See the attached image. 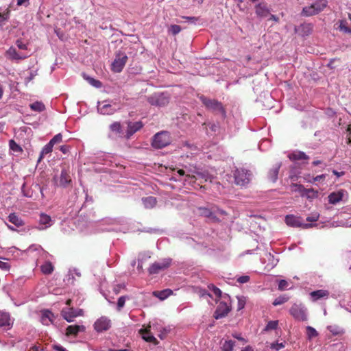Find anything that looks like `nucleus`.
Listing matches in <instances>:
<instances>
[{
	"label": "nucleus",
	"instance_id": "nucleus-9",
	"mask_svg": "<svg viewBox=\"0 0 351 351\" xmlns=\"http://www.w3.org/2000/svg\"><path fill=\"white\" fill-rule=\"evenodd\" d=\"M285 223L287 226L293 228L300 227L302 228H308L312 227V224L305 223L302 221L300 217H298L292 215L286 216Z\"/></svg>",
	"mask_w": 351,
	"mask_h": 351
},
{
	"label": "nucleus",
	"instance_id": "nucleus-15",
	"mask_svg": "<svg viewBox=\"0 0 351 351\" xmlns=\"http://www.w3.org/2000/svg\"><path fill=\"white\" fill-rule=\"evenodd\" d=\"M6 57L11 60L19 61L27 58L29 55L27 53H18L13 47L9 48L5 53Z\"/></svg>",
	"mask_w": 351,
	"mask_h": 351
},
{
	"label": "nucleus",
	"instance_id": "nucleus-8",
	"mask_svg": "<svg viewBox=\"0 0 351 351\" xmlns=\"http://www.w3.org/2000/svg\"><path fill=\"white\" fill-rule=\"evenodd\" d=\"M171 263V259L165 258L160 261L155 262L148 269L150 274H158L160 271L165 270L168 268Z\"/></svg>",
	"mask_w": 351,
	"mask_h": 351
},
{
	"label": "nucleus",
	"instance_id": "nucleus-37",
	"mask_svg": "<svg viewBox=\"0 0 351 351\" xmlns=\"http://www.w3.org/2000/svg\"><path fill=\"white\" fill-rule=\"evenodd\" d=\"M327 329L333 335H339L343 333V330L337 325L328 326Z\"/></svg>",
	"mask_w": 351,
	"mask_h": 351
},
{
	"label": "nucleus",
	"instance_id": "nucleus-63",
	"mask_svg": "<svg viewBox=\"0 0 351 351\" xmlns=\"http://www.w3.org/2000/svg\"><path fill=\"white\" fill-rule=\"evenodd\" d=\"M184 19H186L189 22L192 23H195L197 21V18L192 16H184Z\"/></svg>",
	"mask_w": 351,
	"mask_h": 351
},
{
	"label": "nucleus",
	"instance_id": "nucleus-28",
	"mask_svg": "<svg viewBox=\"0 0 351 351\" xmlns=\"http://www.w3.org/2000/svg\"><path fill=\"white\" fill-rule=\"evenodd\" d=\"M288 157L291 160H307L309 158L308 156L304 152L298 150L289 154Z\"/></svg>",
	"mask_w": 351,
	"mask_h": 351
},
{
	"label": "nucleus",
	"instance_id": "nucleus-52",
	"mask_svg": "<svg viewBox=\"0 0 351 351\" xmlns=\"http://www.w3.org/2000/svg\"><path fill=\"white\" fill-rule=\"evenodd\" d=\"M284 347L285 346L282 343H271L270 346L271 349L275 350L276 351H278Z\"/></svg>",
	"mask_w": 351,
	"mask_h": 351
},
{
	"label": "nucleus",
	"instance_id": "nucleus-24",
	"mask_svg": "<svg viewBox=\"0 0 351 351\" xmlns=\"http://www.w3.org/2000/svg\"><path fill=\"white\" fill-rule=\"evenodd\" d=\"M281 162L275 164L268 172V178L272 182H276L278 180V176L280 168L281 167Z\"/></svg>",
	"mask_w": 351,
	"mask_h": 351
},
{
	"label": "nucleus",
	"instance_id": "nucleus-58",
	"mask_svg": "<svg viewBox=\"0 0 351 351\" xmlns=\"http://www.w3.org/2000/svg\"><path fill=\"white\" fill-rule=\"evenodd\" d=\"M10 146L12 149L15 151H17L18 149H19V145L13 140L10 141Z\"/></svg>",
	"mask_w": 351,
	"mask_h": 351
},
{
	"label": "nucleus",
	"instance_id": "nucleus-47",
	"mask_svg": "<svg viewBox=\"0 0 351 351\" xmlns=\"http://www.w3.org/2000/svg\"><path fill=\"white\" fill-rule=\"evenodd\" d=\"M127 297L126 296H121L118 299L117 302V309L120 311L125 305V302L126 300Z\"/></svg>",
	"mask_w": 351,
	"mask_h": 351
},
{
	"label": "nucleus",
	"instance_id": "nucleus-1",
	"mask_svg": "<svg viewBox=\"0 0 351 351\" xmlns=\"http://www.w3.org/2000/svg\"><path fill=\"white\" fill-rule=\"evenodd\" d=\"M199 99L208 110L215 114H221L223 118L226 117V112L221 102L204 96H201Z\"/></svg>",
	"mask_w": 351,
	"mask_h": 351
},
{
	"label": "nucleus",
	"instance_id": "nucleus-34",
	"mask_svg": "<svg viewBox=\"0 0 351 351\" xmlns=\"http://www.w3.org/2000/svg\"><path fill=\"white\" fill-rule=\"evenodd\" d=\"M42 272L45 274H50L53 271V266L49 261H46L40 266Z\"/></svg>",
	"mask_w": 351,
	"mask_h": 351
},
{
	"label": "nucleus",
	"instance_id": "nucleus-31",
	"mask_svg": "<svg viewBox=\"0 0 351 351\" xmlns=\"http://www.w3.org/2000/svg\"><path fill=\"white\" fill-rule=\"evenodd\" d=\"M199 214L201 216H204L210 219H212L214 221H217V218L213 211L207 208L201 207L198 208Z\"/></svg>",
	"mask_w": 351,
	"mask_h": 351
},
{
	"label": "nucleus",
	"instance_id": "nucleus-61",
	"mask_svg": "<svg viewBox=\"0 0 351 351\" xmlns=\"http://www.w3.org/2000/svg\"><path fill=\"white\" fill-rule=\"evenodd\" d=\"M7 14L0 13V27L3 25V22L7 19Z\"/></svg>",
	"mask_w": 351,
	"mask_h": 351
},
{
	"label": "nucleus",
	"instance_id": "nucleus-57",
	"mask_svg": "<svg viewBox=\"0 0 351 351\" xmlns=\"http://www.w3.org/2000/svg\"><path fill=\"white\" fill-rule=\"evenodd\" d=\"M339 28L341 30H342L345 32H351V29L346 27V25L343 22L341 23V24L339 25Z\"/></svg>",
	"mask_w": 351,
	"mask_h": 351
},
{
	"label": "nucleus",
	"instance_id": "nucleus-38",
	"mask_svg": "<svg viewBox=\"0 0 351 351\" xmlns=\"http://www.w3.org/2000/svg\"><path fill=\"white\" fill-rule=\"evenodd\" d=\"M235 346V342L232 340H227L222 345L223 351H232Z\"/></svg>",
	"mask_w": 351,
	"mask_h": 351
},
{
	"label": "nucleus",
	"instance_id": "nucleus-33",
	"mask_svg": "<svg viewBox=\"0 0 351 351\" xmlns=\"http://www.w3.org/2000/svg\"><path fill=\"white\" fill-rule=\"evenodd\" d=\"M53 147V145H51V143L49 142L47 144H46L40 152V154L38 161L40 162L45 155L51 153L52 152Z\"/></svg>",
	"mask_w": 351,
	"mask_h": 351
},
{
	"label": "nucleus",
	"instance_id": "nucleus-20",
	"mask_svg": "<svg viewBox=\"0 0 351 351\" xmlns=\"http://www.w3.org/2000/svg\"><path fill=\"white\" fill-rule=\"evenodd\" d=\"M86 327L84 325H71L66 328V336H77L80 332H84Z\"/></svg>",
	"mask_w": 351,
	"mask_h": 351
},
{
	"label": "nucleus",
	"instance_id": "nucleus-50",
	"mask_svg": "<svg viewBox=\"0 0 351 351\" xmlns=\"http://www.w3.org/2000/svg\"><path fill=\"white\" fill-rule=\"evenodd\" d=\"M289 284L285 280H280L278 282V289L285 290L288 289Z\"/></svg>",
	"mask_w": 351,
	"mask_h": 351
},
{
	"label": "nucleus",
	"instance_id": "nucleus-49",
	"mask_svg": "<svg viewBox=\"0 0 351 351\" xmlns=\"http://www.w3.org/2000/svg\"><path fill=\"white\" fill-rule=\"evenodd\" d=\"M237 299H238V306H237V308L238 310H241L244 308L245 306V299L244 297L241 296V297H237Z\"/></svg>",
	"mask_w": 351,
	"mask_h": 351
},
{
	"label": "nucleus",
	"instance_id": "nucleus-45",
	"mask_svg": "<svg viewBox=\"0 0 351 351\" xmlns=\"http://www.w3.org/2000/svg\"><path fill=\"white\" fill-rule=\"evenodd\" d=\"M62 140V136L60 133L55 135L49 141L51 145H54L55 144L59 143Z\"/></svg>",
	"mask_w": 351,
	"mask_h": 351
},
{
	"label": "nucleus",
	"instance_id": "nucleus-12",
	"mask_svg": "<svg viewBox=\"0 0 351 351\" xmlns=\"http://www.w3.org/2000/svg\"><path fill=\"white\" fill-rule=\"evenodd\" d=\"M111 326V322L106 317H101L94 324V328L98 332L108 330Z\"/></svg>",
	"mask_w": 351,
	"mask_h": 351
},
{
	"label": "nucleus",
	"instance_id": "nucleus-43",
	"mask_svg": "<svg viewBox=\"0 0 351 351\" xmlns=\"http://www.w3.org/2000/svg\"><path fill=\"white\" fill-rule=\"evenodd\" d=\"M88 83L94 87L100 88L101 86V83L100 81L95 80L93 77H88L86 78Z\"/></svg>",
	"mask_w": 351,
	"mask_h": 351
},
{
	"label": "nucleus",
	"instance_id": "nucleus-29",
	"mask_svg": "<svg viewBox=\"0 0 351 351\" xmlns=\"http://www.w3.org/2000/svg\"><path fill=\"white\" fill-rule=\"evenodd\" d=\"M142 202L145 208L150 209L155 207L157 203L156 198L152 196H149L142 198Z\"/></svg>",
	"mask_w": 351,
	"mask_h": 351
},
{
	"label": "nucleus",
	"instance_id": "nucleus-2",
	"mask_svg": "<svg viewBox=\"0 0 351 351\" xmlns=\"http://www.w3.org/2000/svg\"><path fill=\"white\" fill-rule=\"evenodd\" d=\"M172 138L169 132L161 131L156 133L154 136L152 145L156 149H162L171 144Z\"/></svg>",
	"mask_w": 351,
	"mask_h": 351
},
{
	"label": "nucleus",
	"instance_id": "nucleus-27",
	"mask_svg": "<svg viewBox=\"0 0 351 351\" xmlns=\"http://www.w3.org/2000/svg\"><path fill=\"white\" fill-rule=\"evenodd\" d=\"M310 295L313 301H316L324 298H327L329 295V291L327 290L319 289L312 291L310 293Z\"/></svg>",
	"mask_w": 351,
	"mask_h": 351
},
{
	"label": "nucleus",
	"instance_id": "nucleus-14",
	"mask_svg": "<svg viewBox=\"0 0 351 351\" xmlns=\"http://www.w3.org/2000/svg\"><path fill=\"white\" fill-rule=\"evenodd\" d=\"M13 326V320L10 317L9 313L0 311V327L5 330L10 329Z\"/></svg>",
	"mask_w": 351,
	"mask_h": 351
},
{
	"label": "nucleus",
	"instance_id": "nucleus-4",
	"mask_svg": "<svg viewBox=\"0 0 351 351\" xmlns=\"http://www.w3.org/2000/svg\"><path fill=\"white\" fill-rule=\"evenodd\" d=\"M128 56L123 51H118L115 54V58L111 64V69L114 73H120L123 69L127 61Z\"/></svg>",
	"mask_w": 351,
	"mask_h": 351
},
{
	"label": "nucleus",
	"instance_id": "nucleus-48",
	"mask_svg": "<svg viewBox=\"0 0 351 351\" xmlns=\"http://www.w3.org/2000/svg\"><path fill=\"white\" fill-rule=\"evenodd\" d=\"M209 289L213 291V293L218 298H220L221 295V291L214 285H210L208 287Z\"/></svg>",
	"mask_w": 351,
	"mask_h": 351
},
{
	"label": "nucleus",
	"instance_id": "nucleus-32",
	"mask_svg": "<svg viewBox=\"0 0 351 351\" xmlns=\"http://www.w3.org/2000/svg\"><path fill=\"white\" fill-rule=\"evenodd\" d=\"M172 293L173 291L171 289H164L162 291H154L153 294L154 296L157 297L160 300H164L167 298H168V296H169Z\"/></svg>",
	"mask_w": 351,
	"mask_h": 351
},
{
	"label": "nucleus",
	"instance_id": "nucleus-60",
	"mask_svg": "<svg viewBox=\"0 0 351 351\" xmlns=\"http://www.w3.org/2000/svg\"><path fill=\"white\" fill-rule=\"evenodd\" d=\"M53 348L56 351H68L66 348L60 345H53Z\"/></svg>",
	"mask_w": 351,
	"mask_h": 351
},
{
	"label": "nucleus",
	"instance_id": "nucleus-3",
	"mask_svg": "<svg viewBox=\"0 0 351 351\" xmlns=\"http://www.w3.org/2000/svg\"><path fill=\"white\" fill-rule=\"evenodd\" d=\"M326 0H317L310 5L305 6L302 10V14L310 16L322 12L327 5Z\"/></svg>",
	"mask_w": 351,
	"mask_h": 351
},
{
	"label": "nucleus",
	"instance_id": "nucleus-46",
	"mask_svg": "<svg viewBox=\"0 0 351 351\" xmlns=\"http://www.w3.org/2000/svg\"><path fill=\"white\" fill-rule=\"evenodd\" d=\"M319 214L317 213H312L310 216L306 217V221L308 222H315L318 220Z\"/></svg>",
	"mask_w": 351,
	"mask_h": 351
},
{
	"label": "nucleus",
	"instance_id": "nucleus-62",
	"mask_svg": "<svg viewBox=\"0 0 351 351\" xmlns=\"http://www.w3.org/2000/svg\"><path fill=\"white\" fill-rule=\"evenodd\" d=\"M60 149L62 153L66 154L69 151V147L68 145H62Z\"/></svg>",
	"mask_w": 351,
	"mask_h": 351
},
{
	"label": "nucleus",
	"instance_id": "nucleus-42",
	"mask_svg": "<svg viewBox=\"0 0 351 351\" xmlns=\"http://www.w3.org/2000/svg\"><path fill=\"white\" fill-rule=\"evenodd\" d=\"M73 274L76 275L78 277L81 276V273L80 272V271L77 269H71L69 271V275H68V276H69L68 280H67L68 282H69L71 278H72L71 283L73 282Z\"/></svg>",
	"mask_w": 351,
	"mask_h": 351
},
{
	"label": "nucleus",
	"instance_id": "nucleus-36",
	"mask_svg": "<svg viewBox=\"0 0 351 351\" xmlns=\"http://www.w3.org/2000/svg\"><path fill=\"white\" fill-rule=\"evenodd\" d=\"M30 108L36 112H43L45 109V105L40 101H36L30 104Z\"/></svg>",
	"mask_w": 351,
	"mask_h": 351
},
{
	"label": "nucleus",
	"instance_id": "nucleus-41",
	"mask_svg": "<svg viewBox=\"0 0 351 351\" xmlns=\"http://www.w3.org/2000/svg\"><path fill=\"white\" fill-rule=\"evenodd\" d=\"M278 325V321H269L267 326H265V330L267 331V330H274L277 328Z\"/></svg>",
	"mask_w": 351,
	"mask_h": 351
},
{
	"label": "nucleus",
	"instance_id": "nucleus-56",
	"mask_svg": "<svg viewBox=\"0 0 351 351\" xmlns=\"http://www.w3.org/2000/svg\"><path fill=\"white\" fill-rule=\"evenodd\" d=\"M0 268L3 270H8L10 268L9 264L0 260Z\"/></svg>",
	"mask_w": 351,
	"mask_h": 351
},
{
	"label": "nucleus",
	"instance_id": "nucleus-55",
	"mask_svg": "<svg viewBox=\"0 0 351 351\" xmlns=\"http://www.w3.org/2000/svg\"><path fill=\"white\" fill-rule=\"evenodd\" d=\"M325 178H326L325 174L319 175V176L314 177L313 178V180H310L309 182L311 183H313V182H315L317 181H320L321 180L324 179Z\"/></svg>",
	"mask_w": 351,
	"mask_h": 351
},
{
	"label": "nucleus",
	"instance_id": "nucleus-30",
	"mask_svg": "<svg viewBox=\"0 0 351 351\" xmlns=\"http://www.w3.org/2000/svg\"><path fill=\"white\" fill-rule=\"evenodd\" d=\"M8 219L9 222L14 224L16 227H21L24 225V221L21 217L16 215L15 213H11L8 215Z\"/></svg>",
	"mask_w": 351,
	"mask_h": 351
},
{
	"label": "nucleus",
	"instance_id": "nucleus-19",
	"mask_svg": "<svg viewBox=\"0 0 351 351\" xmlns=\"http://www.w3.org/2000/svg\"><path fill=\"white\" fill-rule=\"evenodd\" d=\"M269 10L264 3H260L255 6V13L259 18H266L269 15Z\"/></svg>",
	"mask_w": 351,
	"mask_h": 351
},
{
	"label": "nucleus",
	"instance_id": "nucleus-26",
	"mask_svg": "<svg viewBox=\"0 0 351 351\" xmlns=\"http://www.w3.org/2000/svg\"><path fill=\"white\" fill-rule=\"evenodd\" d=\"M140 333L142 335V338L145 341H146L147 342L153 343L154 344L158 343L156 339L154 337V336L153 335V334L150 332V330L149 329H147V328L141 329L140 330Z\"/></svg>",
	"mask_w": 351,
	"mask_h": 351
},
{
	"label": "nucleus",
	"instance_id": "nucleus-64",
	"mask_svg": "<svg viewBox=\"0 0 351 351\" xmlns=\"http://www.w3.org/2000/svg\"><path fill=\"white\" fill-rule=\"evenodd\" d=\"M29 3V0H17L18 5H27Z\"/></svg>",
	"mask_w": 351,
	"mask_h": 351
},
{
	"label": "nucleus",
	"instance_id": "nucleus-40",
	"mask_svg": "<svg viewBox=\"0 0 351 351\" xmlns=\"http://www.w3.org/2000/svg\"><path fill=\"white\" fill-rule=\"evenodd\" d=\"M306 334L308 339H312L318 336V332L317 330L311 326L306 327Z\"/></svg>",
	"mask_w": 351,
	"mask_h": 351
},
{
	"label": "nucleus",
	"instance_id": "nucleus-22",
	"mask_svg": "<svg viewBox=\"0 0 351 351\" xmlns=\"http://www.w3.org/2000/svg\"><path fill=\"white\" fill-rule=\"evenodd\" d=\"M39 230H45L50 227L52 225L51 217L46 214L41 213L39 218Z\"/></svg>",
	"mask_w": 351,
	"mask_h": 351
},
{
	"label": "nucleus",
	"instance_id": "nucleus-16",
	"mask_svg": "<svg viewBox=\"0 0 351 351\" xmlns=\"http://www.w3.org/2000/svg\"><path fill=\"white\" fill-rule=\"evenodd\" d=\"M291 188L292 191H298L300 193L302 196H306L307 197H311L310 195H308V193H313V197H317L318 194L317 191H315L314 189H306L302 185L298 184H292Z\"/></svg>",
	"mask_w": 351,
	"mask_h": 351
},
{
	"label": "nucleus",
	"instance_id": "nucleus-5",
	"mask_svg": "<svg viewBox=\"0 0 351 351\" xmlns=\"http://www.w3.org/2000/svg\"><path fill=\"white\" fill-rule=\"evenodd\" d=\"M148 102L152 106L163 107L169 102V96L165 93H156L148 97Z\"/></svg>",
	"mask_w": 351,
	"mask_h": 351
},
{
	"label": "nucleus",
	"instance_id": "nucleus-54",
	"mask_svg": "<svg viewBox=\"0 0 351 351\" xmlns=\"http://www.w3.org/2000/svg\"><path fill=\"white\" fill-rule=\"evenodd\" d=\"M250 280V276H240L237 281L239 282V283H241V284H243V283H246L248 281Z\"/></svg>",
	"mask_w": 351,
	"mask_h": 351
},
{
	"label": "nucleus",
	"instance_id": "nucleus-11",
	"mask_svg": "<svg viewBox=\"0 0 351 351\" xmlns=\"http://www.w3.org/2000/svg\"><path fill=\"white\" fill-rule=\"evenodd\" d=\"M171 180L174 181H183L184 183H193L195 181L196 177L195 176L185 175V172L182 169H180L174 173Z\"/></svg>",
	"mask_w": 351,
	"mask_h": 351
},
{
	"label": "nucleus",
	"instance_id": "nucleus-13",
	"mask_svg": "<svg viewBox=\"0 0 351 351\" xmlns=\"http://www.w3.org/2000/svg\"><path fill=\"white\" fill-rule=\"evenodd\" d=\"M230 311V307L225 302H220L215 310L214 317L216 319L226 317Z\"/></svg>",
	"mask_w": 351,
	"mask_h": 351
},
{
	"label": "nucleus",
	"instance_id": "nucleus-18",
	"mask_svg": "<svg viewBox=\"0 0 351 351\" xmlns=\"http://www.w3.org/2000/svg\"><path fill=\"white\" fill-rule=\"evenodd\" d=\"M346 194L347 192L342 189L332 192L328 196V202L331 204H337L343 200L344 195Z\"/></svg>",
	"mask_w": 351,
	"mask_h": 351
},
{
	"label": "nucleus",
	"instance_id": "nucleus-23",
	"mask_svg": "<svg viewBox=\"0 0 351 351\" xmlns=\"http://www.w3.org/2000/svg\"><path fill=\"white\" fill-rule=\"evenodd\" d=\"M54 315L49 310H43L41 312V322L43 324L48 326L53 322Z\"/></svg>",
	"mask_w": 351,
	"mask_h": 351
},
{
	"label": "nucleus",
	"instance_id": "nucleus-21",
	"mask_svg": "<svg viewBox=\"0 0 351 351\" xmlns=\"http://www.w3.org/2000/svg\"><path fill=\"white\" fill-rule=\"evenodd\" d=\"M143 126V125L141 121H136L134 123L130 122L128 123L126 133L127 138H130L135 132L141 129Z\"/></svg>",
	"mask_w": 351,
	"mask_h": 351
},
{
	"label": "nucleus",
	"instance_id": "nucleus-35",
	"mask_svg": "<svg viewBox=\"0 0 351 351\" xmlns=\"http://www.w3.org/2000/svg\"><path fill=\"white\" fill-rule=\"evenodd\" d=\"M111 132L116 134L121 135L122 134V128L119 122H114L110 125Z\"/></svg>",
	"mask_w": 351,
	"mask_h": 351
},
{
	"label": "nucleus",
	"instance_id": "nucleus-53",
	"mask_svg": "<svg viewBox=\"0 0 351 351\" xmlns=\"http://www.w3.org/2000/svg\"><path fill=\"white\" fill-rule=\"evenodd\" d=\"M16 45L18 47L19 49L22 50H26L27 48V46L25 43H24L21 40H17L16 42Z\"/></svg>",
	"mask_w": 351,
	"mask_h": 351
},
{
	"label": "nucleus",
	"instance_id": "nucleus-39",
	"mask_svg": "<svg viewBox=\"0 0 351 351\" xmlns=\"http://www.w3.org/2000/svg\"><path fill=\"white\" fill-rule=\"evenodd\" d=\"M289 297L287 295H280L276 298L274 301L273 302L274 306H278L284 304L287 301H288Z\"/></svg>",
	"mask_w": 351,
	"mask_h": 351
},
{
	"label": "nucleus",
	"instance_id": "nucleus-51",
	"mask_svg": "<svg viewBox=\"0 0 351 351\" xmlns=\"http://www.w3.org/2000/svg\"><path fill=\"white\" fill-rule=\"evenodd\" d=\"M170 31L173 35H176L181 31V27L178 25H172L170 27Z\"/></svg>",
	"mask_w": 351,
	"mask_h": 351
},
{
	"label": "nucleus",
	"instance_id": "nucleus-6",
	"mask_svg": "<svg viewBox=\"0 0 351 351\" xmlns=\"http://www.w3.org/2000/svg\"><path fill=\"white\" fill-rule=\"evenodd\" d=\"M290 314L298 321L307 320V308L302 304H294L289 309Z\"/></svg>",
	"mask_w": 351,
	"mask_h": 351
},
{
	"label": "nucleus",
	"instance_id": "nucleus-25",
	"mask_svg": "<svg viewBox=\"0 0 351 351\" xmlns=\"http://www.w3.org/2000/svg\"><path fill=\"white\" fill-rule=\"evenodd\" d=\"M71 182V179L69 172L66 169H62L61 171L60 183L58 185L62 187H67Z\"/></svg>",
	"mask_w": 351,
	"mask_h": 351
},
{
	"label": "nucleus",
	"instance_id": "nucleus-59",
	"mask_svg": "<svg viewBox=\"0 0 351 351\" xmlns=\"http://www.w3.org/2000/svg\"><path fill=\"white\" fill-rule=\"evenodd\" d=\"M44 349L40 345H34L29 349L31 351H43Z\"/></svg>",
	"mask_w": 351,
	"mask_h": 351
},
{
	"label": "nucleus",
	"instance_id": "nucleus-44",
	"mask_svg": "<svg viewBox=\"0 0 351 351\" xmlns=\"http://www.w3.org/2000/svg\"><path fill=\"white\" fill-rule=\"evenodd\" d=\"M21 191H22L23 195L25 197H32V192L31 191L30 189H29L26 187L25 183L23 184L22 186H21Z\"/></svg>",
	"mask_w": 351,
	"mask_h": 351
},
{
	"label": "nucleus",
	"instance_id": "nucleus-10",
	"mask_svg": "<svg viewBox=\"0 0 351 351\" xmlns=\"http://www.w3.org/2000/svg\"><path fill=\"white\" fill-rule=\"evenodd\" d=\"M61 315L66 321L72 322L75 317L83 315V310L75 309L73 308H63L61 311Z\"/></svg>",
	"mask_w": 351,
	"mask_h": 351
},
{
	"label": "nucleus",
	"instance_id": "nucleus-7",
	"mask_svg": "<svg viewBox=\"0 0 351 351\" xmlns=\"http://www.w3.org/2000/svg\"><path fill=\"white\" fill-rule=\"evenodd\" d=\"M234 182L241 186L247 185L251 180V173L244 169H237L234 173Z\"/></svg>",
	"mask_w": 351,
	"mask_h": 351
},
{
	"label": "nucleus",
	"instance_id": "nucleus-17",
	"mask_svg": "<svg viewBox=\"0 0 351 351\" xmlns=\"http://www.w3.org/2000/svg\"><path fill=\"white\" fill-rule=\"evenodd\" d=\"M97 110L101 114H112L117 109L111 104H107L106 101L98 102Z\"/></svg>",
	"mask_w": 351,
	"mask_h": 351
}]
</instances>
